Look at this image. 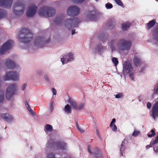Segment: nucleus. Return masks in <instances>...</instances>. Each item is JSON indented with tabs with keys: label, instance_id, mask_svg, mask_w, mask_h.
<instances>
[{
	"label": "nucleus",
	"instance_id": "nucleus-1",
	"mask_svg": "<svg viewBox=\"0 0 158 158\" xmlns=\"http://www.w3.org/2000/svg\"><path fill=\"white\" fill-rule=\"evenodd\" d=\"M33 35V34L28 28H24L19 32L18 38L20 42L27 43L32 40Z\"/></svg>",
	"mask_w": 158,
	"mask_h": 158
},
{
	"label": "nucleus",
	"instance_id": "nucleus-2",
	"mask_svg": "<svg viewBox=\"0 0 158 158\" xmlns=\"http://www.w3.org/2000/svg\"><path fill=\"white\" fill-rule=\"evenodd\" d=\"M56 10L53 8L44 6L40 8L38 12L39 15L45 17H51L54 16Z\"/></svg>",
	"mask_w": 158,
	"mask_h": 158
},
{
	"label": "nucleus",
	"instance_id": "nucleus-3",
	"mask_svg": "<svg viewBox=\"0 0 158 158\" xmlns=\"http://www.w3.org/2000/svg\"><path fill=\"white\" fill-rule=\"evenodd\" d=\"M25 8V5L23 2H17L15 3L13 9V12L16 15H22L24 12Z\"/></svg>",
	"mask_w": 158,
	"mask_h": 158
},
{
	"label": "nucleus",
	"instance_id": "nucleus-4",
	"mask_svg": "<svg viewBox=\"0 0 158 158\" xmlns=\"http://www.w3.org/2000/svg\"><path fill=\"white\" fill-rule=\"evenodd\" d=\"M132 43L131 41L121 39L118 41L117 46L122 51L128 50L131 48Z\"/></svg>",
	"mask_w": 158,
	"mask_h": 158
},
{
	"label": "nucleus",
	"instance_id": "nucleus-5",
	"mask_svg": "<svg viewBox=\"0 0 158 158\" xmlns=\"http://www.w3.org/2000/svg\"><path fill=\"white\" fill-rule=\"evenodd\" d=\"M80 22V20L77 18L68 19L65 20L64 25L66 28L70 29L72 28L77 27L79 23Z\"/></svg>",
	"mask_w": 158,
	"mask_h": 158
},
{
	"label": "nucleus",
	"instance_id": "nucleus-6",
	"mask_svg": "<svg viewBox=\"0 0 158 158\" xmlns=\"http://www.w3.org/2000/svg\"><path fill=\"white\" fill-rule=\"evenodd\" d=\"M17 86L15 84L9 85L7 87L6 92V99H10L12 96L15 94Z\"/></svg>",
	"mask_w": 158,
	"mask_h": 158
},
{
	"label": "nucleus",
	"instance_id": "nucleus-7",
	"mask_svg": "<svg viewBox=\"0 0 158 158\" xmlns=\"http://www.w3.org/2000/svg\"><path fill=\"white\" fill-rule=\"evenodd\" d=\"M19 79V75L18 73L16 72H7L3 77L4 81L9 80H12L16 81Z\"/></svg>",
	"mask_w": 158,
	"mask_h": 158
},
{
	"label": "nucleus",
	"instance_id": "nucleus-8",
	"mask_svg": "<svg viewBox=\"0 0 158 158\" xmlns=\"http://www.w3.org/2000/svg\"><path fill=\"white\" fill-rule=\"evenodd\" d=\"M69 103L72 108L77 110H82L84 107L85 103L83 102L81 103L78 105L77 103L74 99H69L67 101Z\"/></svg>",
	"mask_w": 158,
	"mask_h": 158
},
{
	"label": "nucleus",
	"instance_id": "nucleus-9",
	"mask_svg": "<svg viewBox=\"0 0 158 158\" xmlns=\"http://www.w3.org/2000/svg\"><path fill=\"white\" fill-rule=\"evenodd\" d=\"M13 41L9 40L4 43L0 48V54H2L7 50L11 48L13 46Z\"/></svg>",
	"mask_w": 158,
	"mask_h": 158
},
{
	"label": "nucleus",
	"instance_id": "nucleus-10",
	"mask_svg": "<svg viewBox=\"0 0 158 158\" xmlns=\"http://www.w3.org/2000/svg\"><path fill=\"white\" fill-rule=\"evenodd\" d=\"M79 12V8L76 6L73 5L68 8L67 13L69 16H74L77 15Z\"/></svg>",
	"mask_w": 158,
	"mask_h": 158
},
{
	"label": "nucleus",
	"instance_id": "nucleus-11",
	"mask_svg": "<svg viewBox=\"0 0 158 158\" xmlns=\"http://www.w3.org/2000/svg\"><path fill=\"white\" fill-rule=\"evenodd\" d=\"M123 72L124 75L130 73L132 72L133 68L130 62L125 61L123 64Z\"/></svg>",
	"mask_w": 158,
	"mask_h": 158
},
{
	"label": "nucleus",
	"instance_id": "nucleus-12",
	"mask_svg": "<svg viewBox=\"0 0 158 158\" xmlns=\"http://www.w3.org/2000/svg\"><path fill=\"white\" fill-rule=\"evenodd\" d=\"M38 9V7L34 4H32L28 7L26 13L27 16L29 17L33 16Z\"/></svg>",
	"mask_w": 158,
	"mask_h": 158
},
{
	"label": "nucleus",
	"instance_id": "nucleus-13",
	"mask_svg": "<svg viewBox=\"0 0 158 158\" xmlns=\"http://www.w3.org/2000/svg\"><path fill=\"white\" fill-rule=\"evenodd\" d=\"M12 0H0V6L6 8H10L12 5Z\"/></svg>",
	"mask_w": 158,
	"mask_h": 158
},
{
	"label": "nucleus",
	"instance_id": "nucleus-14",
	"mask_svg": "<svg viewBox=\"0 0 158 158\" xmlns=\"http://www.w3.org/2000/svg\"><path fill=\"white\" fill-rule=\"evenodd\" d=\"M88 151L91 154L93 155L94 158H102V155L101 151L97 148L94 149L93 152H91L89 148H88Z\"/></svg>",
	"mask_w": 158,
	"mask_h": 158
},
{
	"label": "nucleus",
	"instance_id": "nucleus-15",
	"mask_svg": "<svg viewBox=\"0 0 158 158\" xmlns=\"http://www.w3.org/2000/svg\"><path fill=\"white\" fill-rule=\"evenodd\" d=\"M73 59V55L72 53L70 52L67 56L64 55L63 58L61 59V61L63 64H64L70 61L71 60Z\"/></svg>",
	"mask_w": 158,
	"mask_h": 158
},
{
	"label": "nucleus",
	"instance_id": "nucleus-16",
	"mask_svg": "<svg viewBox=\"0 0 158 158\" xmlns=\"http://www.w3.org/2000/svg\"><path fill=\"white\" fill-rule=\"evenodd\" d=\"M152 111V116L154 119H155L158 117V102L153 106Z\"/></svg>",
	"mask_w": 158,
	"mask_h": 158
},
{
	"label": "nucleus",
	"instance_id": "nucleus-17",
	"mask_svg": "<svg viewBox=\"0 0 158 158\" xmlns=\"http://www.w3.org/2000/svg\"><path fill=\"white\" fill-rule=\"evenodd\" d=\"M5 64L7 67L9 69H13L17 66L12 60L9 59L6 60Z\"/></svg>",
	"mask_w": 158,
	"mask_h": 158
},
{
	"label": "nucleus",
	"instance_id": "nucleus-18",
	"mask_svg": "<svg viewBox=\"0 0 158 158\" xmlns=\"http://www.w3.org/2000/svg\"><path fill=\"white\" fill-rule=\"evenodd\" d=\"M49 41H50L49 40H45L44 37H38L35 40V45H39V46L41 43L43 42L48 43Z\"/></svg>",
	"mask_w": 158,
	"mask_h": 158
},
{
	"label": "nucleus",
	"instance_id": "nucleus-19",
	"mask_svg": "<svg viewBox=\"0 0 158 158\" xmlns=\"http://www.w3.org/2000/svg\"><path fill=\"white\" fill-rule=\"evenodd\" d=\"M1 116L8 122L11 121L13 119V118L11 115L7 113L2 114Z\"/></svg>",
	"mask_w": 158,
	"mask_h": 158
},
{
	"label": "nucleus",
	"instance_id": "nucleus-20",
	"mask_svg": "<svg viewBox=\"0 0 158 158\" xmlns=\"http://www.w3.org/2000/svg\"><path fill=\"white\" fill-rule=\"evenodd\" d=\"M152 32L153 37L156 40V44L158 45V25L156 28L153 30Z\"/></svg>",
	"mask_w": 158,
	"mask_h": 158
},
{
	"label": "nucleus",
	"instance_id": "nucleus-21",
	"mask_svg": "<svg viewBox=\"0 0 158 158\" xmlns=\"http://www.w3.org/2000/svg\"><path fill=\"white\" fill-rule=\"evenodd\" d=\"M89 18L90 20L91 21H95L96 19V15L95 13L93 11L90 12L88 15Z\"/></svg>",
	"mask_w": 158,
	"mask_h": 158
},
{
	"label": "nucleus",
	"instance_id": "nucleus-22",
	"mask_svg": "<svg viewBox=\"0 0 158 158\" xmlns=\"http://www.w3.org/2000/svg\"><path fill=\"white\" fill-rule=\"evenodd\" d=\"M156 23V21L154 19L149 21L148 23L147 24V25L148 29H149L153 27L155 25Z\"/></svg>",
	"mask_w": 158,
	"mask_h": 158
},
{
	"label": "nucleus",
	"instance_id": "nucleus-23",
	"mask_svg": "<svg viewBox=\"0 0 158 158\" xmlns=\"http://www.w3.org/2000/svg\"><path fill=\"white\" fill-rule=\"evenodd\" d=\"M57 147L60 150H64L66 148V143L64 142H59L57 143Z\"/></svg>",
	"mask_w": 158,
	"mask_h": 158
},
{
	"label": "nucleus",
	"instance_id": "nucleus-24",
	"mask_svg": "<svg viewBox=\"0 0 158 158\" xmlns=\"http://www.w3.org/2000/svg\"><path fill=\"white\" fill-rule=\"evenodd\" d=\"M25 105L26 108L29 111L31 114L32 115H35V113L32 111L31 108L30 107L28 102L27 101L25 102Z\"/></svg>",
	"mask_w": 158,
	"mask_h": 158
},
{
	"label": "nucleus",
	"instance_id": "nucleus-25",
	"mask_svg": "<svg viewBox=\"0 0 158 158\" xmlns=\"http://www.w3.org/2000/svg\"><path fill=\"white\" fill-rule=\"evenodd\" d=\"M133 62L135 65L136 67L139 66L141 64V61L140 60L136 57L134 58Z\"/></svg>",
	"mask_w": 158,
	"mask_h": 158
},
{
	"label": "nucleus",
	"instance_id": "nucleus-26",
	"mask_svg": "<svg viewBox=\"0 0 158 158\" xmlns=\"http://www.w3.org/2000/svg\"><path fill=\"white\" fill-rule=\"evenodd\" d=\"M7 14V12L6 10L0 9V19L6 17Z\"/></svg>",
	"mask_w": 158,
	"mask_h": 158
},
{
	"label": "nucleus",
	"instance_id": "nucleus-27",
	"mask_svg": "<svg viewBox=\"0 0 158 158\" xmlns=\"http://www.w3.org/2000/svg\"><path fill=\"white\" fill-rule=\"evenodd\" d=\"M115 23L112 20H109V22L107 23V27L110 29L112 28L115 25Z\"/></svg>",
	"mask_w": 158,
	"mask_h": 158
},
{
	"label": "nucleus",
	"instance_id": "nucleus-28",
	"mask_svg": "<svg viewBox=\"0 0 158 158\" xmlns=\"http://www.w3.org/2000/svg\"><path fill=\"white\" fill-rule=\"evenodd\" d=\"M52 127L50 125L47 124L45 127V131L47 132H51L52 130Z\"/></svg>",
	"mask_w": 158,
	"mask_h": 158
},
{
	"label": "nucleus",
	"instance_id": "nucleus-29",
	"mask_svg": "<svg viewBox=\"0 0 158 158\" xmlns=\"http://www.w3.org/2000/svg\"><path fill=\"white\" fill-rule=\"evenodd\" d=\"M125 142H122L120 146V155L123 156V154L124 152L125 148L124 146Z\"/></svg>",
	"mask_w": 158,
	"mask_h": 158
},
{
	"label": "nucleus",
	"instance_id": "nucleus-30",
	"mask_svg": "<svg viewBox=\"0 0 158 158\" xmlns=\"http://www.w3.org/2000/svg\"><path fill=\"white\" fill-rule=\"evenodd\" d=\"M63 19L62 17H57L54 20V22L57 25H60L62 23Z\"/></svg>",
	"mask_w": 158,
	"mask_h": 158
},
{
	"label": "nucleus",
	"instance_id": "nucleus-31",
	"mask_svg": "<svg viewBox=\"0 0 158 158\" xmlns=\"http://www.w3.org/2000/svg\"><path fill=\"white\" fill-rule=\"evenodd\" d=\"M64 110L67 113H71V107L68 104L65 106L64 109Z\"/></svg>",
	"mask_w": 158,
	"mask_h": 158
},
{
	"label": "nucleus",
	"instance_id": "nucleus-32",
	"mask_svg": "<svg viewBox=\"0 0 158 158\" xmlns=\"http://www.w3.org/2000/svg\"><path fill=\"white\" fill-rule=\"evenodd\" d=\"M131 24L129 23H126L122 24V29L123 30H127L130 27Z\"/></svg>",
	"mask_w": 158,
	"mask_h": 158
},
{
	"label": "nucleus",
	"instance_id": "nucleus-33",
	"mask_svg": "<svg viewBox=\"0 0 158 158\" xmlns=\"http://www.w3.org/2000/svg\"><path fill=\"white\" fill-rule=\"evenodd\" d=\"M54 103L53 101H51L49 105V109L51 112H52L53 110Z\"/></svg>",
	"mask_w": 158,
	"mask_h": 158
},
{
	"label": "nucleus",
	"instance_id": "nucleus-34",
	"mask_svg": "<svg viewBox=\"0 0 158 158\" xmlns=\"http://www.w3.org/2000/svg\"><path fill=\"white\" fill-rule=\"evenodd\" d=\"M115 43V41L114 40H111L110 44V48L112 50V51H113L115 50V47L114 46V44Z\"/></svg>",
	"mask_w": 158,
	"mask_h": 158
},
{
	"label": "nucleus",
	"instance_id": "nucleus-35",
	"mask_svg": "<svg viewBox=\"0 0 158 158\" xmlns=\"http://www.w3.org/2000/svg\"><path fill=\"white\" fill-rule=\"evenodd\" d=\"M112 60L114 65L117 66L118 63V61L117 58L113 57L112 59Z\"/></svg>",
	"mask_w": 158,
	"mask_h": 158
},
{
	"label": "nucleus",
	"instance_id": "nucleus-36",
	"mask_svg": "<svg viewBox=\"0 0 158 158\" xmlns=\"http://www.w3.org/2000/svg\"><path fill=\"white\" fill-rule=\"evenodd\" d=\"M107 9H110L113 7V5L110 3L108 2L105 5Z\"/></svg>",
	"mask_w": 158,
	"mask_h": 158
},
{
	"label": "nucleus",
	"instance_id": "nucleus-37",
	"mask_svg": "<svg viewBox=\"0 0 158 158\" xmlns=\"http://www.w3.org/2000/svg\"><path fill=\"white\" fill-rule=\"evenodd\" d=\"M77 127L78 130L81 132H83L85 131L86 130L85 129L82 128L81 127H80L77 124Z\"/></svg>",
	"mask_w": 158,
	"mask_h": 158
},
{
	"label": "nucleus",
	"instance_id": "nucleus-38",
	"mask_svg": "<svg viewBox=\"0 0 158 158\" xmlns=\"http://www.w3.org/2000/svg\"><path fill=\"white\" fill-rule=\"evenodd\" d=\"M123 94L122 93H118L115 96V98H122L123 97Z\"/></svg>",
	"mask_w": 158,
	"mask_h": 158
},
{
	"label": "nucleus",
	"instance_id": "nucleus-39",
	"mask_svg": "<svg viewBox=\"0 0 158 158\" xmlns=\"http://www.w3.org/2000/svg\"><path fill=\"white\" fill-rule=\"evenodd\" d=\"M104 47L101 45H97V49L98 51L99 52L101 51L102 49H103Z\"/></svg>",
	"mask_w": 158,
	"mask_h": 158
},
{
	"label": "nucleus",
	"instance_id": "nucleus-40",
	"mask_svg": "<svg viewBox=\"0 0 158 158\" xmlns=\"http://www.w3.org/2000/svg\"><path fill=\"white\" fill-rule=\"evenodd\" d=\"M4 91L2 90L0 91V99H4Z\"/></svg>",
	"mask_w": 158,
	"mask_h": 158
},
{
	"label": "nucleus",
	"instance_id": "nucleus-41",
	"mask_svg": "<svg viewBox=\"0 0 158 158\" xmlns=\"http://www.w3.org/2000/svg\"><path fill=\"white\" fill-rule=\"evenodd\" d=\"M154 94H158V85H156L154 88Z\"/></svg>",
	"mask_w": 158,
	"mask_h": 158
},
{
	"label": "nucleus",
	"instance_id": "nucleus-42",
	"mask_svg": "<svg viewBox=\"0 0 158 158\" xmlns=\"http://www.w3.org/2000/svg\"><path fill=\"white\" fill-rule=\"evenodd\" d=\"M85 0H72L74 2L77 3H81L84 2Z\"/></svg>",
	"mask_w": 158,
	"mask_h": 158
},
{
	"label": "nucleus",
	"instance_id": "nucleus-43",
	"mask_svg": "<svg viewBox=\"0 0 158 158\" xmlns=\"http://www.w3.org/2000/svg\"><path fill=\"white\" fill-rule=\"evenodd\" d=\"M114 1L119 5L121 6H123V4L121 0H114Z\"/></svg>",
	"mask_w": 158,
	"mask_h": 158
},
{
	"label": "nucleus",
	"instance_id": "nucleus-44",
	"mask_svg": "<svg viewBox=\"0 0 158 158\" xmlns=\"http://www.w3.org/2000/svg\"><path fill=\"white\" fill-rule=\"evenodd\" d=\"M157 143H158V135L155 138V139L153 140L151 142L152 144H155Z\"/></svg>",
	"mask_w": 158,
	"mask_h": 158
},
{
	"label": "nucleus",
	"instance_id": "nucleus-45",
	"mask_svg": "<svg viewBox=\"0 0 158 158\" xmlns=\"http://www.w3.org/2000/svg\"><path fill=\"white\" fill-rule=\"evenodd\" d=\"M112 129L114 131H116L117 130V127L115 124H113L112 127Z\"/></svg>",
	"mask_w": 158,
	"mask_h": 158
},
{
	"label": "nucleus",
	"instance_id": "nucleus-46",
	"mask_svg": "<svg viewBox=\"0 0 158 158\" xmlns=\"http://www.w3.org/2000/svg\"><path fill=\"white\" fill-rule=\"evenodd\" d=\"M140 133V132L139 131H134V132H133L132 134V136H136L138 135Z\"/></svg>",
	"mask_w": 158,
	"mask_h": 158
},
{
	"label": "nucleus",
	"instance_id": "nucleus-47",
	"mask_svg": "<svg viewBox=\"0 0 158 158\" xmlns=\"http://www.w3.org/2000/svg\"><path fill=\"white\" fill-rule=\"evenodd\" d=\"M27 84L26 83H24L22 86V90H24L26 88Z\"/></svg>",
	"mask_w": 158,
	"mask_h": 158
},
{
	"label": "nucleus",
	"instance_id": "nucleus-48",
	"mask_svg": "<svg viewBox=\"0 0 158 158\" xmlns=\"http://www.w3.org/2000/svg\"><path fill=\"white\" fill-rule=\"evenodd\" d=\"M115 122V119L114 118H113L111 122V123L110 124V127H112V125H113V123H114Z\"/></svg>",
	"mask_w": 158,
	"mask_h": 158
},
{
	"label": "nucleus",
	"instance_id": "nucleus-49",
	"mask_svg": "<svg viewBox=\"0 0 158 158\" xmlns=\"http://www.w3.org/2000/svg\"><path fill=\"white\" fill-rule=\"evenodd\" d=\"M151 104L149 102H148L147 103V108H148V109H150V108L151 107Z\"/></svg>",
	"mask_w": 158,
	"mask_h": 158
},
{
	"label": "nucleus",
	"instance_id": "nucleus-50",
	"mask_svg": "<svg viewBox=\"0 0 158 158\" xmlns=\"http://www.w3.org/2000/svg\"><path fill=\"white\" fill-rule=\"evenodd\" d=\"M130 73V77L133 80H134V77H133V74L132 73Z\"/></svg>",
	"mask_w": 158,
	"mask_h": 158
},
{
	"label": "nucleus",
	"instance_id": "nucleus-51",
	"mask_svg": "<svg viewBox=\"0 0 158 158\" xmlns=\"http://www.w3.org/2000/svg\"><path fill=\"white\" fill-rule=\"evenodd\" d=\"M52 91L54 95H56V89L54 88H52Z\"/></svg>",
	"mask_w": 158,
	"mask_h": 158
},
{
	"label": "nucleus",
	"instance_id": "nucleus-52",
	"mask_svg": "<svg viewBox=\"0 0 158 158\" xmlns=\"http://www.w3.org/2000/svg\"><path fill=\"white\" fill-rule=\"evenodd\" d=\"M154 151H155L156 152H158V147H155L153 149Z\"/></svg>",
	"mask_w": 158,
	"mask_h": 158
},
{
	"label": "nucleus",
	"instance_id": "nucleus-53",
	"mask_svg": "<svg viewBox=\"0 0 158 158\" xmlns=\"http://www.w3.org/2000/svg\"><path fill=\"white\" fill-rule=\"evenodd\" d=\"M44 78L47 81H48L49 80L48 77L47 75H45L44 76Z\"/></svg>",
	"mask_w": 158,
	"mask_h": 158
},
{
	"label": "nucleus",
	"instance_id": "nucleus-54",
	"mask_svg": "<svg viewBox=\"0 0 158 158\" xmlns=\"http://www.w3.org/2000/svg\"><path fill=\"white\" fill-rule=\"evenodd\" d=\"M64 158H69V156L67 154H65L64 156Z\"/></svg>",
	"mask_w": 158,
	"mask_h": 158
},
{
	"label": "nucleus",
	"instance_id": "nucleus-55",
	"mask_svg": "<svg viewBox=\"0 0 158 158\" xmlns=\"http://www.w3.org/2000/svg\"><path fill=\"white\" fill-rule=\"evenodd\" d=\"M151 132L152 133V134H153L154 135H155V131L154 130H152L151 131Z\"/></svg>",
	"mask_w": 158,
	"mask_h": 158
},
{
	"label": "nucleus",
	"instance_id": "nucleus-56",
	"mask_svg": "<svg viewBox=\"0 0 158 158\" xmlns=\"http://www.w3.org/2000/svg\"><path fill=\"white\" fill-rule=\"evenodd\" d=\"M47 147H48V148H49L50 147H51V146H52V145H51V143H48L47 144Z\"/></svg>",
	"mask_w": 158,
	"mask_h": 158
},
{
	"label": "nucleus",
	"instance_id": "nucleus-57",
	"mask_svg": "<svg viewBox=\"0 0 158 158\" xmlns=\"http://www.w3.org/2000/svg\"><path fill=\"white\" fill-rule=\"evenodd\" d=\"M154 135L153 134H152L148 135V136L149 137H153Z\"/></svg>",
	"mask_w": 158,
	"mask_h": 158
},
{
	"label": "nucleus",
	"instance_id": "nucleus-58",
	"mask_svg": "<svg viewBox=\"0 0 158 158\" xmlns=\"http://www.w3.org/2000/svg\"><path fill=\"white\" fill-rule=\"evenodd\" d=\"M75 33V30H72V35H73Z\"/></svg>",
	"mask_w": 158,
	"mask_h": 158
},
{
	"label": "nucleus",
	"instance_id": "nucleus-59",
	"mask_svg": "<svg viewBox=\"0 0 158 158\" xmlns=\"http://www.w3.org/2000/svg\"><path fill=\"white\" fill-rule=\"evenodd\" d=\"M151 147V146H150V145H148L146 146V148H150Z\"/></svg>",
	"mask_w": 158,
	"mask_h": 158
},
{
	"label": "nucleus",
	"instance_id": "nucleus-60",
	"mask_svg": "<svg viewBox=\"0 0 158 158\" xmlns=\"http://www.w3.org/2000/svg\"><path fill=\"white\" fill-rule=\"evenodd\" d=\"M3 99H0V103L3 102Z\"/></svg>",
	"mask_w": 158,
	"mask_h": 158
},
{
	"label": "nucleus",
	"instance_id": "nucleus-61",
	"mask_svg": "<svg viewBox=\"0 0 158 158\" xmlns=\"http://www.w3.org/2000/svg\"><path fill=\"white\" fill-rule=\"evenodd\" d=\"M97 134H98V136H99V133H98V131L97 130Z\"/></svg>",
	"mask_w": 158,
	"mask_h": 158
},
{
	"label": "nucleus",
	"instance_id": "nucleus-62",
	"mask_svg": "<svg viewBox=\"0 0 158 158\" xmlns=\"http://www.w3.org/2000/svg\"><path fill=\"white\" fill-rule=\"evenodd\" d=\"M101 40L102 41H103V40H102V38H101Z\"/></svg>",
	"mask_w": 158,
	"mask_h": 158
}]
</instances>
